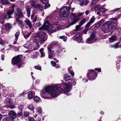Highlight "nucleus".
Wrapping results in <instances>:
<instances>
[{"label":"nucleus","instance_id":"obj_1","mask_svg":"<svg viewBox=\"0 0 121 121\" xmlns=\"http://www.w3.org/2000/svg\"><path fill=\"white\" fill-rule=\"evenodd\" d=\"M59 85L56 84L45 87L41 91V96H43L48 93L51 96L54 97H56L58 96L57 90L59 93H61L63 91V89L60 88Z\"/></svg>","mask_w":121,"mask_h":121},{"label":"nucleus","instance_id":"obj_2","mask_svg":"<svg viewBox=\"0 0 121 121\" xmlns=\"http://www.w3.org/2000/svg\"><path fill=\"white\" fill-rule=\"evenodd\" d=\"M71 8V7L70 5L68 7L65 6L61 9L59 14L61 19L64 20L67 18L69 13V11Z\"/></svg>","mask_w":121,"mask_h":121},{"label":"nucleus","instance_id":"obj_3","mask_svg":"<svg viewBox=\"0 0 121 121\" xmlns=\"http://www.w3.org/2000/svg\"><path fill=\"white\" fill-rule=\"evenodd\" d=\"M14 12L13 9L7 11V14H0V23L3 24L4 22V20L5 19H8L11 18V15Z\"/></svg>","mask_w":121,"mask_h":121},{"label":"nucleus","instance_id":"obj_4","mask_svg":"<svg viewBox=\"0 0 121 121\" xmlns=\"http://www.w3.org/2000/svg\"><path fill=\"white\" fill-rule=\"evenodd\" d=\"M84 13H79L75 14L73 13H71L70 14V16L71 18L73 19V22H70L69 24V26L75 24L77 22L79 21L80 18V17L82 16Z\"/></svg>","mask_w":121,"mask_h":121},{"label":"nucleus","instance_id":"obj_5","mask_svg":"<svg viewBox=\"0 0 121 121\" xmlns=\"http://www.w3.org/2000/svg\"><path fill=\"white\" fill-rule=\"evenodd\" d=\"M23 46L26 48L33 50L38 49L39 48V45L38 43L34 42L29 44H25Z\"/></svg>","mask_w":121,"mask_h":121},{"label":"nucleus","instance_id":"obj_6","mask_svg":"<svg viewBox=\"0 0 121 121\" xmlns=\"http://www.w3.org/2000/svg\"><path fill=\"white\" fill-rule=\"evenodd\" d=\"M9 115L10 117L4 118L3 120V121H14V119L17 117L16 113L13 110L9 112Z\"/></svg>","mask_w":121,"mask_h":121},{"label":"nucleus","instance_id":"obj_7","mask_svg":"<svg viewBox=\"0 0 121 121\" xmlns=\"http://www.w3.org/2000/svg\"><path fill=\"white\" fill-rule=\"evenodd\" d=\"M37 36L39 38V42L41 43L46 40L47 38L46 34L43 32H41L38 33Z\"/></svg>","mask_w":121,"mask_h":121},{"label":"nucleus","instance_id":"obj_8","mask_svg":"<svg viewBox=\"0 0 121 121\" xmlns=\"http://www.w3.org/2000/svg\"><path fill=\"white\" fill-rule=\"evenodd\" d=\"M97 39L95 33L93 32L90 37L87 39L86 42L87 43L91 44L95 42Z\"/></svg>","mask_w":121,"mask_h":121},{"label":"nucleus","instance_id":"obj_9","mask_svg":"<svg viewBox=\"0 0 121 121\" xmlns=\"http://www.w3.org/2000/svg\"><path fill=\"white\" fill-rule=\"evenodd\" d=\"M50 25V24L48 21H46L44 22L43 26L39 28V30H41L44 29H47L49 28Z\"/></svg>","mask_w":121,"mask_h":121},{"label":"nucleus","instance_id":"obj_10","mask_svg":"<svg viewBox=\"0 0 121 121\" xmlns=\"http://www.w3.org/2000/svg\"><path fill=\"white\" fill-rule=\"evenodd\" d=\"M82 33H78L73 36V38L75 40H77L78 43H80L82 41V38L81 36Z\"/></svg>","mask_w":121,"mask_h":121},{"label":"nucleus","instance_id":"obj_11","mask_svg":"<svg viewBox=\"0 0 121 121\" xmlns=\"http://www.w3.org/2000/svg\"><path fill=\"white\" fill-rule=\"evenodd\" d=\"M94 70H91L90 71V72L88 73L87 76L88 77L90 78L91 80H94L95 79L96 77L97 76V75L96 74H94V73H93L91 74V75H90V74L92 72H94Z\"/></svg>","mask_w":121,"mask_h":121},{"label":"nucleus","instance_id":"obj_12","mask_svg":"<svg viewBox=\"0 0 121 121\" xmlns=\"http://www.w3.org/2000/svg\"><path fill=\"white\" fill-rule=\"evenodd\" d=\"M21 59L18 56L14 57L12 59V64L13 65H16L20 61Z\"/></svg>","mask_w":121,"mask_h":121},{"label":"nucleus","instance_id":"obj_13","mask_svg":"<svg viewBox=\"0 0 121 121\" xmlns=\"http://www.w3.org/2000/svg\"><path fill=\"white\" fill-rule=\"evenodd\" d=\"M63 87L65 88L64 90V92H65L67 93L70 91H71V86L70 84L65 83Z\"/></svg>","mask_w":121,"mask_h":121},{"label":"nucleus","instance_id":"obj_14","mask_svg":"<svg viewBox=\"0 0 121 121\" xmlns=\"http://www.w3.org/2000/svg\"><path fill=\"white\" fill-rule=\"evenodd\" d=\"M51 29V30L55 32L60 29V26L58 24H54L52 25Z\"/></svg>","mask_w":121,"mask_h":121},{"label":"nucleus","instance_id":"obj_15","mask_svg":"<svg viewBox=\"0 0 121 121\" xmlns=\"http://www.w3.org/2000/svg\"><path fill=\"white\" fill-rule=\"evenodd\" d=\"M109 21L105 23L103 25V30H104V31L105 32L106 30H108L110 26V23Z\"/></svg>","mask_w":121,"mask_h":121},{"label":"nucleus","instance_id":"obj_16","mask_svg":"<svg viewBox=\"0 0 121 121\" xmlns=\"http://www.w3.org/2000/svg\"><path fill=\"white\" fill-rule=\"evenodd\" d=\"M53 50L57 54H59L62 51L61 48L60 47H57L53 48Z\"/></svg>","mask_w":121,"mask_h":121},{"label":"nucleus","instance_id":"obj_17","mask_svg":"<svg viewBox=\"0 0 121 121\" xmlns=\"http://www.w3.org/2000/svg\"><path fill=\"white\" fill-rule=\"evenodd\" d=\"M16 11L17 13H16V14L17 15L20 17H22L23 16L22 12L20 9L19 8H17L16 9Z\"/></svg>","mask_w":121,"mask_h":121},{"label":"nucleus","instance_id":"obj_18","mask_svg":"<svg viewBox=\"0 0 121 121\" xmlns=\"http://www.w3.org/2000/svg\"><path fill=\"white\" fill-rule=\"evenodd\" d=\"M95 19V18L94 16H93L92 17L90 21L88 22L87 25L88 26H90L91 24L93 23L94 22Z\"/></svg>","mask_w":121,"mask_h":121},{"label":"nucleus","instance_id":"obj_19","mask_svg":"<svg viewBox=\"0 0 121 121\" xmlns=\"http://www.w3.org/2000/svg\"><path fill=\"white\" fill-rule=\"evenodd\" d=\"M0 2L3 5H10L9 1L8 0H0Z\"/></svg>","mask_w":121,"mask_h":121},{"label":"nucleus","instance_id":"obj_20","mask_svg":"<svg viewBox=\"0 0 121 121\" xmlns=\"http://www.w3.org/2000/svg\"><path fill=\"white\" fill-rule=\"evenodd\" d=\"M4 26L5 27L6 30L7 31L9 30L10 29L12 28L11 26L9 23L4 24Z\"/></svg>","mask_w":121,"mask_h":121},{"label":"nucleus","instance_id":"obj_21","mask_svg":"<svg viewBox=\"0 0 121 121\" xmlns=\"http://www.w3.org/2000/svg\"><path fill=\"white\" fill-rule=\"evenodd\" d=\"M110 23V26L112 29H113L116 26V23L113 22L109 21Z\"/></svg>","mask_w":121,"mask_h":121},{"label":"nucleus","instance_id":"obj_22","mask_svg":"<svg viewBox=\"0 0 121 121\" xmlns=\"http://www.w3.org/2000/svg\"><path fill=\"white\" fill-rule=\"evenodd\" d=\"M35 93L33 91H30L29 92L28 96L30 99H32L33 96L35 95Z\"/></svg>","mask_w":121,"mask_h":121},{"label":"nucleus","instance_id":"obj_23","mask_svg":"<svg viewBox=\"0 0 121 121\" xmlns=\"http://www.w3.org/2000/svg\"><path fill=\"white\" fill-rule=\"evenodd\" d=\"M25 22L26 25L28 26L30 29H31L32 27V25L30 20L27 19L25 21Z\"/></svg>","mask_w":121,"mask_h":121},{"label":"nucleus","instance_id":"obj_24","mask_svg":"<svg viewBox=\"0 0 121 121\" xmlns=\"http://www.w3.org/2000/svg\"><path fill=\"white\" fill-rule=\"evenodd\" d=\"M117 39L116 37L115 36H112L109 38L110 42L111 43L116 40Z\"/></svg>","mask_w":121,"mask_h":121},{"label":"nucleus","instance_id":"obj_25","mask_svg":"<svg viewBox=\"0 0 121 121\" xmlns=\"http://www.w3.org/2000/svg\"><path fill=\"white\" fill-rule=\"evenodd\" d=\"M87 0H82L81 2H80L79 4L81 6L83 5H86L87 3Z\"/></svg>","mask_w":121,"mask_h":121},{"label":"nucleus","instance_id":"obj_26","mask_svg":"<svg viewBox=\"0 0 121 121\" xmlns=\"http://www.w3.org/2000/svg\"><path fill=\"white\" fill-rule=\"evenodd\" d=\"M27 16L29 17L30 15V7L28 6L26 8Z\"/></svg>","mask_w":121,"mask_h":121},{"label":"nucleus","instance_id":"obj_27","mask_svg":"<svg viewBox=\"0 0 121 121\" xmlns=\"http://www.w3.org/2000/svg\"><path fill=\"white\" fill-rule=\"evenodd\" d=\"M18 25L21 28H22L24 26V22L22 21H19Z\"/></svg>","mask_w":121,"mask_h":121},{"label":"nucleus","instance_id":"obj_28","mask_svg":"<svg viewBox=\"0 0 121 121\" xmlns=\"http://www.w3.org/2000/svg\"><path fill=\"white\" fill-rule=\"evenodd\" d=\"M43 48H42L39 50V51L41 52V57H43L45 56V54L44 52H43Z\"/></svg>","mask_w":121,"mask_h":121},{"label":"nucleus","instance_id":"obj_29","mask_svg":"<svg viewBox=\"0 0 121 121\" xmlns=\"http://www.w3.org/2000/svg\"><path fill=\"white\" fill-rule=\"evenodd\" d=\"M31 32H26L25 33V34H24V38H28L30 34H31Z\"/></svg>","mask_w":121,"mask_h":121},{"label":"nucleus","instance_id":"obj_30","mask_svg":"<svg viewBox=\"0 0 121 121\" xmlns=\"http://www.w3.org/2000/svg\"><path fill=\"white\" fill-rule=\"evenodd\" d=\"M65 80L66 81H67L69 80H71L72 79V78H71L70 76L68 75L65 76Z\"/></svg>","mask_w":121,"mask_h":121},{"label":"nucleus","instance_id":"obj_31","mask_svg":"<svg viewBox=\"0 0 121 121\" xmlns=\"http://www.w3.org/2000/svg\"><path fill=\"white\" fill-rule=\"evenodd\" d=\"M86 22V19L84 18L81 20L80 22L79 25L80 26H81L83 25Z\"/></svg>","mask_w":121,"mask_h":121},{"label":"nucleus","instance_id":"obj_32","mask_svg":"<svg viewBox=\"0 0 121 121\" xmlns=\"http://www.w3.org/2000/svg\"><path fill=\"white\" fill-rule=\"evenodd\" d=\"M36 110L40 114L41 113H42V108L40 106L36 108Z\"/></svg>","mask_w":121,"mask_h":121},{"label":"nucleus","instance_id":"obj_33","mask_svg":"<svg viewBox=\"0 0 121 121\" xmlns=\"http://www.w3.org/2000/svg\"><path fill=\"white\" fill-rule=\"evenodd\" d=\"M36 8L38 9H39L40 10L42 11L43 9V7L40 5L38 4L36 6Z\"/></svg>","mask_w":121,"mask_h":121},{"label":"nucleus","instance_id":"obj_34","mask_svg":"<svg viewBox=\"0 0 121 121\" xmlns=\"http://www.w3.org/2000/svg\"><path fill=\"white\" fill-rule=\"evenodd\" d=\"M120 8H118L117 9H116L114 10H112V11H110V14H112V13H114L115 12H116L118 11V10H120Z\"/></svg>","mask_w":121,"mask_h":121},{"label":"nucleus","instance_id":"obj_35","mask_svg":"<svg viewBox=\"0 0 121 121\" xmlns=\"http://www.w3.org/2000/svg\"><path fill=\"white\" fill-rule=\"evenodd\" d=\"M88 25H86V27L85 28V30H84V33L85 34H86L87 31L88 30L89 27L90 26H87Z\"/></svg>","mask_w":121,"mask_h":121},{"label":"nucleus","instance_id":"obj_36","mask_svg":"<svg viewBox=\"0 0 121 121\" xmlns=\"http://www.w3.org/2000/svg\"><path fill=\"white\" fill-rule=\"evenodd\" d=\"M20 33L19 32H17L15 35V40L16 41H17L18 39V37Z\"/></svg>","mask_w":121,"mask_h":121},{"label":"nucleus","instance_id":"obj_37","mask_svg":"<svg viewBox=\"0 0 121 121\" xmlns=\"http://www.w3.org/2000/svg\"><path fill=\"white\" fill-rule=\"evenodd\" d=\"M40 99L37 96H35L34 98V100L36 102L39 101Z\"/></svg>","mask_w":121,"mask_h":121},{"label":"nucleus","instance_id":"obj_38","mask_svg":"<svg viewBox=\"0 0 121 121\" xmlns=\"http://www.w3.org/2000/svg\"><path fill=\"white\" fill-rule=\"evenodd\" d=\"M28 108L31 110H33L34 109V107L32 104L29 105Z\"/></svg>","mask_w":121,"mask_h":121},{"label":"nucleus","instance_id":"obj_39","mask_svg":"<svg viewBox=\"0 0 121 121\" xmlns=\"http://www.w3.org/2000/svg\"><path fill=\"white\" fill-rule=\"evenodd\" d=\"M81 26L79 25H77L75 27L76 29L74 30L75 31H77L79 30L80 29Z\"/></svg>","mask_w":121,"mask_h":121},{"label":"nucleus","instance_id":"obj_40","mask_svg":"<svg viewBox=\"0 0 121 121\" xmlns=\"http://www.w3.org/2000/svg\"><path fill=\"white\" fill-rule=\"evenodd\" d=\"M51 47H50V46H49L48 47V51L50 52V53H51L52 54H53V53L54 52V51H52L51 50Z\"/></svg>","mask_w":121,"mask_h":121},{"label":"nucleus","instance_id":"obj_41","mask_svg":"<svg viewBox=\"0 0 121 121\" xmlns=\"http://www.w3.org/2000/svg\"><path fill=\"white\" fill-rule=\"evenodd\" d=\"M34 68L36 69H37L39 70H41V66L38 65L35 66L34 67Z\"/></svg>","mask_w":121,"mask_h":121},{"label":"nucleus","instance_id":"obj_42","mask_svg":"<svg viewBox=\"0 0 121 121\" xmlns=\"http://www.w3.org/2000/svg\"><path fill=\"white\" fill-rule=\"evenodd\" d=\"M59 38L60 39H62L64 41H65L67 39V37L66 36H60Z\"/></svg>","mask_w":121,"mask_h":121},{"label":"nucleus","instance_id":"obj_43","mask_svg":"<svg viewBox=\"0 0 121 121\" xmlns=\"http://www.w3.org/2000/svg\"><path fill=\"white\" fill-rule=\"evenodd\" d=\"M104 23V20L103 19H101L99 22L97 24L100 26H101Z\"/></svg>","mask_w":121,"mask_h":121},{"label":"nucleus","instance_id":"obj_44","mask_svg":"<svg viewBox=\"0 0 121 121\" xmlns=\"http://www.w3.org/2000/svg\"><path fill=\"white\" fill-rule=\"evenodd\" d=\"M37 56V54L35 53L32 55L31 57L33 59H35L36 58Z\"/></svg>","mask_w":121,"mask_h":121},{"label":"nucleus","instance_id":"obj_45","mask_svg":"<svg viewBox=\"0 0 121 121\" xmlns=\"http://www.w3.org/2000/svg\"><path fill=\"white\" fill-rule=\"evenodd\" d=\"M69 72L72 76H74V73L73 71L71 70H69Z\"/></svg>","mask_w":121,"mask_h":121},{"label":"nucleus","instance_id":"obj_46","mask_svg":"<svg viewBox=\"0 0 121 121\" xmlns=\"http://www.w3.org/2000/svg\"><path fill=\"white\" fill-rule=\"evenodd\" d=\"M29 112H25L24 113V115L26 117H27L29 116Z\"/></svg>","mask_w":121,"mask_h":121},{"label":"nucleus","instance_id":"obj_47","mask_svg":"<svg viewBox=\"0 0 121 121\" xmlns=\"http://www.w3.org/2000/svg\"><path fill=\"white\" fill-rule=\"evenodd\" d=\"M22 112H18L17 114V117H20V116H22Z\"/></svg>","mask_w":121,"mask_h":121},{"label":"nucleus","instance_id":"obj_48","mask_svg":"<svg viewBox=\"0 0 121 121\" xmlns=\"http://www.w3.org/2000/svg\"><path fill=\"white\" fill-rule=\"evenodd\" d=\"M41 1L42 3L44 4H46L48 2V0H41Z\"/></svg>","mask_w":121,"mask_h":121},{"label":"nucleus","instance_id":"obj_49","mask_svg":"<svg viewBox=\"0 0 121 121\" xmlns=\"http://www.w3.org/2000/svg\"><path fill=\"white\" fill-rule=\"evenodd\" d=\"M51 63L52 65L54 67H55L56 65V63L54 61H52L51 62Z\"/></svg>","mask_w":121,"mask_h":121},{"label":"nucleus","instance_id":"obj_50","mask_svg":"<svg viewBox=\"0 0 121 121\" xmlns=\"http://www.w3.org/2000/svg\"><path fill=\"white\" fill-rule=\"evenodd\" d=\"M5 42L3 41L0 38V44H2V45L4 44L5 43Z\"/></svg>","mask_w":121,"mask_h":121},{"label":"nucleus","instance_id":"obj_51","mask_svg":"<svg viewBox=\"0 0 121 121\" xmlns=\"http://www.w3.org/2000/svg\"><path fill=\"white\" fill-rule=\"evenodd\" d=\"M30 3L32 7H33L34 6L35 3L34 1L31 0L30 1Z\"/></svg>","mask_w":121,"mask_h":121},{"label":"nucleus","instance_id":"obj_52","mask_svg":"<svg viewBox=\"0 0 121 121\" xmlns=\"http://www.w3.org/2000/svg\"><path fill=\"white\" fill-rule=\"evenodd\" d=\"M101 8V7L100 6L97 5L95 8V9L96 10H97V9L98 10H99Z\"/></svg>","mask_w":121,"mask_h":121},{"label":"nucleus","instance_id":"obj_53","mask_svg":"<svg viewBox=\"0 0 121 121\" xmlns=\"http://www.w3.org/2000/svg\"><path fill=\"white\" fill-rule=\"evenodd\" d=\"M45 8H44L45 9L46 8H47L49 7L50 6V5L49 3H47L46 4H45Z\"/></svg>","mask_w":121,"mask_h":121},{"label":"nucleus","instance_id":"obj_54","mask_svg":"<svg viewBox=\"0 0 121 121\" xmlns=\"http://www.w3.org/2000/svg\"><path fill=\"white\" fill-rule=\"evenodd\" d=\"M6 31H7L6 30V29H5L4 28H2L1 30V31L2 33L4 34L5 33Z\"/></svg>","mask_w":121,"mask_h":121},{"label":"nucleus","instance_id":"obj_55","mask_svg":"<svg viewBox=\"0 0 121 121\" xmlns=\"http://www.w3.org/2000/svg\"><path fill=\"white\" fill-rule=\"evenodd\" d=\"M29 121H35L33 117H29Z\"/></svg>","mask_w":121,"mask_h":121},{"label":"nucleus","instance_id":"obj_56","mask_svg":"<svg viewBox=\"0 0 121 121\" xmlns=\"http://www.w3.org/2000/svg\"><path fill=\"white\" fill-rule=\"evenodd\" d=\"M18 107L21 110H22L24 108V106L22 105H21L19 106Z\"/></svg>","mask_w":121,"mask_h":121},{"label":"nucleus","instance_id":"obj_57","mask_svg":"<svg viewBox=\"0 0 121 121\" xmlns=\"http://www.w3.org/2000/svg\"><path fill=\"white\" fill-rule=\"evenodd\" d=\"M100 12H104L105 10V9L104 8H101L99 10Z\"/></svg>","mask_w":121,"mask_h":121},{"label":"nucleus","instance_id":"obj_58","mask_svg":"<svg viewBox=\"0 0 121 121\" xmlns=\"http://www.w3.org/2000/svg\"><path fill=\"white\" fill-rule=\"evenodd\" d=\"M15 5L14 4H13L10 7V8L11 9H13L14 10V8L15 6Z\"/></svg>","mask_w":121,"mask_h":121},{"label":"nucleus","instance_id":"obj_59","mask_svg":"<svg viewBox=\"0 0 121 121\" xmlns=\"http://www.w3.org/2000/svg\"><path fill=\"white\" fill-rule=\"evenodd\" d=\"M119 44V43H117L116 44L114 45V47L115 48H118L119 47L118 46V45Z\"/></svg>","mask_w":121,"mask_h":121},{"label":"nucleus","instance_id":"obj_60","mask_svg":"<svg viewBox=\"0 0 121 121\" xmlns=\"http://www.w3.org/2000/svg\"><path fill=\"white\" fill-rule=\"evenodd\" d=\"M73 0H68V3L69 4V6L70 5L71 6V4Z\"/></svg>","mask_w":121,"mask_h":121},{"label":"nucleus","instance_id":"obj_61","mask_svg":"<svg viewBox=\"0 0 121 121\" xmlns=\"http://www.w3.org/2000/svg\"><path fill=\"white\" fill-rule=\"evenodd\" d=\"M13 102L12 99L11 98H9L8 99V102L9 103H11Z\"/></svg>","mask_w":121,"mask_h":121},{"label":"nucleus","instance_id":"obj_62","mask_svg":"<svg viewBox=\"0 0 121 121\" xmlns=\"http://www.w3.org/2000/svg\"><path fill=\"white\" fill-rule=\"evenodd\" d=\"M93 1L91 2V4L93 5L95 4L96 3V1L95 0H93Z\"/></svg>","mask_w":121,"mask_h":121},{"label":"nucleus","instance_id":"obj_63","mask_svg":"<svg viewBox=\"0 0 121 121\" xmlns=\"http://www.w3.org/2000/svg\"><path fill=\"white\" fill-rule=\"evenodd\" d=\"M48 57L50 59H52L53 58V56L52 55H51L50 54H49Z\"/></svg>","mask_w":121,"mask_h":121},{"label":"nucleus","instance_id":"obj_64","mask_svg":"<svg viewBox=\"0 0 121 121\" xmlns=\"http://www.w3.org/2000/svg\"><path fill=\"white\" fill-rule=\"evenodd\" d=\"M9 107L11 109H12L15 108V106H14L10 105L9 106Z\"/></svg>","mask_w":121,"mask_h":121}]
</instances>
